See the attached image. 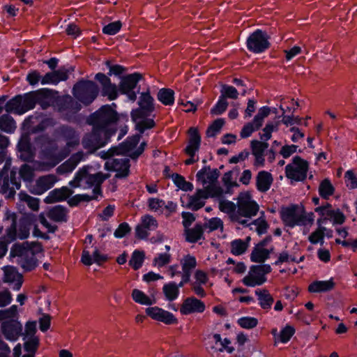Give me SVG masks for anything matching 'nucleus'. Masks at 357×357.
Listing matches in <instances>:
<instances>
[{"instance_id": "1", "label": "nucleus", "mask_w": 357, "mask_h": 357, "mask_svg": "<svg viewBox=\"0 0 357 357\" xmlns=\"http://www.w3.org/2000/svg\"><path fill=\"white\" fill-rule=\"evenodd\" d=\"M6 234L0 238V258L6 255L8 245L17 239H26L30 234V222L25 218L17 219L15 212L6 210L3 217Z\"/></svg>"}, {"instance_id": "2", "label": "nucleus", "mask_w": 357, "mask_h": 357, "mask_svg": "<svg viewBox=\"0 0 357 357\" xmlns=\"http://www.w3.org/2000/svg\"><path fill=\"white\" fill-rule=\"evenodd\" d=\"M115 108V103L102 105L89 116L88 123L92 126L94 129L105 133L107 137L114 135L119 119Z\"/></svg>"}, {"instance_id": "3", "label": "nucleus", "mask_w": 357, "mask_h": 357, "mask_svg": "<svg viewBox=\"0 0 357 357\" xmlns=\"http://www.w3.org/2000/svg\"><path fill=\"white\" fill-rule=\"evenodd\" d=\"M280 218L283 224L288 227H303V234H307L314 224L313 213H306L296 204L282 207L280 211Z\"/></svg>"}, {"instance_id": "4", "label": "nucleus", "mask_w": 357, "mask_h": 357, "mask_svg": "<svg viewBox=\"0 0 357 357\" xmlns=\"http://www.w3.org/2000/svg\"><path fill=\"white\" fill-rule=\"evenodd\" d=\"M43 252V247L40 243L26 242L21 245H15L11 250V254L17 257V262L21 267L30 271L38 266V256Z\"/></svg>"}, {"instance_id": "5", "label": "nucleus", "mask_w": 357, "mask_h": 357, "mask_svg": "<svg viewBox=\"0 0 357 357\" xmlns=\"http://www.w3.org/2000/svg\"><path fill=\"white\" fill-rule=\"evenodd\" d=\"M259 204L252 199L249 192L239 194L237 199V211L234 215V222L247 225L250 220L259 212Z\"/></svg>"}, {"instance_id": "6", "label": "nucleus", "mask_w": 357, "mask_h": 357, "mask_svg": "<svg viewBox=\"0 0 357 357\" xmlns=\"http://www.w3.org/2000/svg\"><path fill=\"white\" fill-rule=\"evenodd\" d=\"M11 160L8 159L0 171V192L7 199L13 197L15 190L20 188L16 179V171L10 170Z\"/></svg>"}, {"instance_id": "7", "label": "nucleus", "mask_w": 357, "mask_h": 357, "mask_svg": "<svg viewBox=\"0 0 357 357\" xmlns=\"http://www.w3.org/2000/svg\"><path fill=\"white\" fill-rule=\"evenodd\" d=\"M107 176L102 172L89 174L86 168L80 169L75 175L74 178L69 182L71 188H92L97 189L100 186Z\"/></svg>"}, {"instance_id": "8", "label": "nucleus", "mask_w": 357, "mask_h": 357, "mask_svg": "<svg viewBox=\"0 0 357 357\" xmlns=\"http://www.w3.org/2000/svg\"><path fill=\"white\" fill-rule=\"evenodd\" d=\"M98 94L97 85L90 80H81L77 82L73 89L74 97L84 105L92 103Z\"/></svg>"}, {"instance_id": "9", "label": "nucleus", "mask_w": 357, "mask_h": 357, "mask_svg": "<svg viewBox=\"0 0 357 357\" xmlns=\"http://www.w3.org/2000/svg\"><path fill=\"white\" fill-rule=\"evenodd\" d=\"M196 176L210 197L220 198L223 196V190L217 185L218 175L215 170L211 172L209 169L203 168L197 173Z\"/></svg>"}, {"instance_id": "10", "label": "nucleus", "mask_w": 357, "mask_h": 357, "mask_svg": "<svg viewBox=\"0 0 357 357\" xmlns=\"http://www.w3.org/2000/svg\"><path fill=\"white\" fill-rule=\"evenodd\" d=\"M271 270L269 264L252 265L241 282L248 287L261 286L266 282V275L271 273Z\"/></svg>"}, {"instance_id": "11", "label": "nucleus", "mask_w": 357, "mask_h": 357, "mask_svg": "<svg viewBox=\"0 0 357 357\" xmlns=\"http://www.w3.org/2000/svg\"><path fill=\"white\" fill-rule=\"evenodd\" d=\"M308 162L299 156H295L291 162L285 167L286 177L291 181H303L307 178Z\"/></svg>"}, {"instance_id": "12", "label": "nucleus", "mask_w": 357, "mask_h": 357, "mask_svg": "<svg viewBox=\"0 0 357 357\" xmlns=\"http://www.w3.org/2000/svg\"><path fill=\"white\" fill-rule=\"evenodd\" d=\"M315 212L319 215L317 220L318 226L326 225L328 221L335 225H342L346 220L344 214L339 209H333L331 204L321 206L315 208Z\"/></svg>"}, {"instance_id": "13", "label": "nucleus", "mask_w": 357, "mask_h": 357, "mask_svg": "<svg viewBox=\"0 0 357 357\" xmlns=\"http://www.w3.org/2000/svg\"><path fill=\"white\" fill-rule=\"evenodd\" d=\"M110 138V136L107 137L105 133L93 128L91 132L85 134L82 144L84 149L92 153L107 144Z\"/></svg>"}, {"instance_id": "14", "label": "nucleus", "mask_w": 357, "mask_h": 357, "mask_svg": "<svg viewBox=\"0 0 357 357\" xmlns=\"http://www.w3.org/2000/svg\"><path fill=\"white\" fill-rule=\"evenodd\" d=\"M269 36L266 31L257 29L247 38V49L254 54H261L270 47Z\"/></svg>"}, {"instance_id": "15", "label": "nucleus", "mask_w": 357, "mask_h": 357, "mask_svg": "<svg viewBox=\"0 0 357 357\" xmlns=\"http://www.w3.org/2000/svg\"><path fill=\"white\" fill-rule=\"evenodd\" d=\"M140 140L139 135H133L128 137L125 142L116 147L119 155H125L129 156L133 160H136L144 152L146 143L142 142L137 146Z\"/></svg>"}, {"instance_id": "16", "label": "nucleus", "mask_w": 357, "mask_h": 357, "mask_svg": "<svg viewBox=\"0 0 357 357\" xmlns=\"http://www.w3.org/2000/svg\"><path fill=\"white\" fill-rule=\"evenodd\" d=\"M188 135L189 139L184 150L185 153L189 156V158L185 161L186 165L194 164L199 160L197 153L201 145V136L197 128L191 127L188 130Z\"/></svg>"}, {"instance_id": "17", "label": "nucleus", "mask_w": 357, "mask_h": 357, "mask_svg": "<svg viewBox=\"0 0 357 357\" xmlns=\"http://www.w3.org/2000/svg\"><path fill=\"white\" fill-rule=\"evenodd\" d=\"M158 227V222L153 216L149 214L144 215L135 227V236L139 239L146 240L151 232L155 230Z\"/></svg>"}, {"instance_id": "18", "label": "nucleus", "mask_w": 357, "mask_h": 357, "mask_svg": "<svg viewBox=\"0 0 357 357\" xmlns=\"http://www.w3.org/2000/svg\"><path fill=\"white\" fill-rule=\"evenodd\" d=\"M138 104L139 108L132 110L131 112L133 121L149 116L154 109L153 98L149 91L141 93Z\"/></svg>"}, {"instance_id": "19", "label": "nucleus", "mask_w": 357, "mask_h": 357, "mask_svg": "<svg viewBox=\"0 0 357 357\" xmlns=\"http://www.w3.org/2000/svg\"><path fill=\"white\" fill-rule=\"evenodd\" d=\"M82 109L78 100H75L69 95L63 96L59 100V111L67 120H70Z\"/></svg>"}, {"instance_id": "20", "label": "nucleus", "mask_w": 357, "mask_h": 357, "mask_svg": "<svg viewBox=\"0 0 357 357\" xmlns=\"http://www.w3.org/2000/svg\"><path fill=\"white\" fill-rule=\"evenodd\" d=\"M105 168L109 171L116 172L115 177L126 178L130 173V160L128 158H112L105 162Z\"/></svg>"}, {"instance_id": "21", "label": "nucleus", "mask_w": 357, "mask_h": 357, "mask_svg": "<svg viewBox=\"0 0 357 357\" xmlns=\"http://www.w3.org/2000/svg\"><path fill=\"white\" fill-rule=\"evenodd\" d=\"M205 310L206 305L204 301L195 296H189L183 300L179 311L182 315H189L203 313Z\"/></svg>"}, {"instance_id": "22", "label": "nucleus", "mask_w": 357, "mask_h": 357, "mask_svg": "<svg viewBox=\"0 0 357 357\" xmlns=\"http://www.w3.org/2000/svg\"><path fill=\"white\" fill-rule=\"evenodd\" d=\"M1 331L5 338L10 342L18 340L22 332V325L17 319L3 321Z\"/></svg>"}, {"instance_id": "23", "label": "nucleus", "mask_w": 357, "mask_h": 357, "mask_svg": "<svg viewBox=\"0 0 357 357\" xmlns=\"http://www.w3.org/2000/svg\"><path fill=\"white\" fill-rule=\"evenodd\" d=\"M146 313L152 319L167 325L174 324L178 321L176 317L172 312L157 306L147 307Z\"/></svg>"}, {"instance_id": "24", "label": "nucleus", "mask_w": 357, "mask_h": 357, "mask_svg": "<svg viewBox=\"0 0 357 357\" xmlns=\"http://www.w3.org/2000/svg\"><path fill=\"white\" fill-rule=\"evenodd\" d=\"M93 249L91 254L89 248L86 246L82 251L81 261L85 266H91L93 264L100 265L107 260V256L101 252L97 246H91Z\"/></svg>"}, {"instance_id": "25", "label": "nucleus", "mask_w": 357, "mask_h": 357, "mask_svg": "<svg viewBox=\"0 0 357 357\" xmlns=\"http://www.w3.org/2000/svg\"><path fill=\"white\" fill-rule=\"evenodd\" d=\"M209 281L208 275L206 272L197 269L193 275V281L191 283V288L193 292L200 298H204L206 296L204 286L206 285Z\"/></svg>"}, {"instance_id": "26", "label": "nucleus", "mask_w": 357, "mask_h": 357, "mask_svg": "<svg viewBox=\"0 0 357 357\" xmlns=\"http://www.w3.org/2000/svg\"><path fill=\"white\" fill-rule=\"evenodd\" d=\"M95 78L100 82L102 86L101 93L103 96L107 97L109 100H114L118 97V89L116 84L111 82L108 76L99 73L96 75Z\"/></svg>"}, {"instance_id": "27", "label": "nucleus", "mask_w": 357, "mask_h": 357, "mask_svg": "<svg viewBox=\"0 0 357 357\" xmlns=\"http://www.w3.org/2000/svg\"><path fill=\"white\" fill-rule=\"evenodd\" d=\"M182 269L181 284L184 285L190 280L192 271L197 265L196 257L190 254L184 255L180 260Z\"/></svg>"}, {"instance_id": "28", "label": "nucleus", "mask_w": 357, "mask_h": 357, "mask_svg": "<svg viewBox=\"0 0 357 357\" xmlns=\"http://www.w3.org/2000/svg\"><path fill=\"white\" fill-rule=\"evenodd\" d=\"M56 181V177L53 174L40 176L31 187L30 191L34 195H42L52 188Z\"/></svg>"}, {"instance_id": "29", "label": "nucleus", "mask_w": 357, "mask_h": 357, "mask_svg": "<svg viewBox=\"0 0 357 357\" xmlns=\"http://www.w3.org/2000/svg\"><path fill=\"white\" fill-rule=\"evenodd\" d=\"M73 68H61L57 70L46 73L41 79L42 84L56 85L60 82L66 81L68 79L70 73L73 71Z\"/></svg>"}, {"instance_id": "30", "label": "nucleus", "mask_w": 357, "mask_h": 357, "mask_svg": "<svg viewBox=\"0 0 357 357\" xmlns=\"http://www.w3.org/2000/svg\"><path fill=\"white\" fill-rule=\"evenodd\" d=\"M3 273V282L12 284L13 290L19 291L23 283L22 274L13 266L5 267Z\"/></svg>"}, {"instance_id": "31", "label": "nucleus", "mask_w": 357, "mask_h": 357, "mask_svg": "<svg viewBox=\"0 0 357 357\" xmlns=\"http://www.w3.org/2000/svg\"><path fill=\"white\" fill-rule=\"evenodd\" d=\"M266 244L267 241L264 240L254 247L250 255V260L252 262L263 263L269 258L273 248H266Z\"/></svg>"}, {"instance_id": "32", "label": "nucleus", "mask_w": 357, "mask_h": 357, "mask_svg": "<svg viewBox=\"0 0 357 357\" xmlns=\"http://www.w3.org/2000/svg\"><path fill=\"white\" fill-rule=\"evenodd\" d=\"M17 146L22 160L29 161L33 158L34 149L31 143L29 133H24L22 135Z\"/></svg>"}, {"instance_id": "33", "label": "nucleus", "mask_w": 357, "mask_h": 357, "mask_svg": "<svg viewBox=\"0 0 357 357\" xmlns=\"http://www.w3.org/2000/svg\"><path fill=\"white\" fill-rule=\"evenodd\" d=\"M273 183V175L265 170L259 171L255 177V187L261 193L268 192Z\"/></svg>"}, {"instance_id": "34", "label": "nucleus", "mask_w": 357, "mask_h": 357, "mask_svg": "<svg viewBox=\"0 0 357 357\" xmlns=\"http://www.w3.org/2000/svg\"><path fill=\"white\" fill-rule=\"evenodd\" d=\"M208 194L204 190H197L193 195H186L183 198H181L182 202L183 199H187L186 206L188 208L197 211L204 205V199L208 197Z\"/></svg>"}, {"instance_id": "35", "label": "nucleus", "mask_w": 357, "mask_h": 357, "mask_svg": "<svg viewBox=\"0 0 357 357\" xmlns=\"http://www.w3.org/2000/svg\"><path fill=\"white\" fill-rule=\"evenodd\" d=\"M59 131L66 142L68 153L66 154V157L69 153L71 149H73L79 144V134L75 129L68 126H61Z\"/></svg>"}, {"instance_id": "36", "label": "nucleus", "mask_w": 357, "mask_h": 357, "mask_svg": "<svg viewBox=\"0 0 357 357\" xmlns=\"http://www.w3.org/2000/svg\"><path fill=\"white\" fill-rule=\"evenodd\" d=\"M84 160V154L82 151L74 153L68 160L57 168V172L60 174L71 173L76 168L77 165Z\"/></svg>"}, {"instance_id": "37", "label": "nucleus", "mask_w": 357, "mask_h": 357, "mask_svg": "<svg viewBox=\"0 0 357 357\" xmlns=\"http://www.w3.org/2000/svg\"><path fill=\"white\" fill-rule=\"evenodd\" d=\"M73 193V191L66 186L56 188L49 192L48 195L44 199V202L46 204L62 202L69 198Z\"/></svg>"}, {"instance_id": "38", "label": "nucleus", "mask_w": 357, "mask_h": 357, "mask_svg": "<svg viewBox=\"0 0 357 357\" xmlns=\"http://www.w3.org/2000/svg\"><path fill=\"white\" fill-rule=\"evenodd\" d=\"M211 345L210 349L213 352H223L226 351L231 354L234 351L233 347L230 346L231 341L228 338L222 339L220 334L215 333L212 335Z\"/></svg>"}, {"instance_id": "39", "label": "nucleus", "mask_w": 357, "mask_h": 357, "mask_svg": "<svg viewBox=\"0 0 357 357\" xmlns=\"http://www.w3.org/2000/svg\"><path fill=\"white\" fill-rule=\"evenodd\" d=\"M251 238L247 236L244 239L236 238L230 242V252L235 256L245 254L250 245Z\"/></svg>"}, {"instance_id": "40", "label": "nucleus", "mask_w": 357, "mask_h": 357, "mask_svg": "<svg viewBox=\"0 0 357 357\" xmlns=\"http://www.w3.org/2000/svg\"><path fill=\"white\" fill-rule=\"evenodd\" d=\"M183 286L181 284V281L178 284L175 282H169L165 284L162 287V292L165 300L170 302L176 300L180 294L179 289Z\"/></svg>"}, {"instance_id": "41", "label": "nucleus", "mask_w": 357, "mask_h": 357, "mask_svg": "<svg viewBox=\"0 0 357 357\" xmlns=\"http://www.w3.org/2000/svg\"><path fill=\"white\" fill-rule=\"evenodd\" d=\"M142 78V76L139 73H135L124 77L120 84V91L128 92L134 90Z\"/></svg>"}, {"instance_id": "42", "label": "nucleus", "mask_w": 357, "mask_h": 357, "mask_svg": "<svg viewBox=\"0 0 357 357\" xmlns=\"http://www.w3.org/2000/svg\"><path fill=\"white\" fill-rule=\"evenodd\" d=\"M257 297L259 306L265 310H269L274 302V299L268 290L266 289H257L255 291Z\"/></svg>"}, {"instance_id": "43", "label": "nucleus", "mask_w": 357, "mask_h": 357, "mask_svg": "<svg viewBox=\"0 0 357 357\" xmlns=\"http://www.w3.org/2000/svg\"><path fill=\"white\" fill-rule=\"evenodd\" d=\"M335 287L333 278L328 280H317L308 286V291L311 293L326 292L332 290Z\"/></svg>"}, {"instance_id": "44", "label": "nucleus", "mask_w": 357, "mask_h": 357, "mask_svg": "<svg viewBox=\"0 0 357 357\" xmlns=\"http://www.w3.org/2000/svg\"><path fill=\"white\" fill-rule=\"evenodd\" d=\"M45 165L40 162H35L33 167L30 165L25 164L23 165L20 169V177L24 181H31L34 176V170H45Z\"/></svg>"}, {"instance_id": "45", "label": "nucleus", "mask_w": 357, "mask_h": 357, "mask_svg": "<svg viewBox=\"0 0 357 357\" xmlns=\"http://www.w3.org/2000/svg\"><path fill=\"white\" fill-rule=\"evenodd\" d=\"M243 227H249L250 229L255 230L259 235L266 234L267 232L268 225L264 218H259L252 222H248L247 225Z\"/></svg>"}, {"instance_id": "46", "label": "nucleus", "mask_w": 357, "mask_h": 357, "mask_svg": "<svg viewBox=\"0 0 357 357\" xmlns=\"http://www.w3.org/2000/svg\"><path fill=\"white\" fill-rule=\"evenodd\" d=\"M5 109L8 113H14L19 115L23 114L24 112L22 106L21 96L14 97L8 101L5 105Z\"/></svg>"}, {"instance_id": "47", "label": "nucleus", "mask_w": 357, "mask_h": 357, "mask_svg": "<svg viewBox=\"0 0 357 357\" xmlns=\"http://www.w3.org/2000/svg\"><path fill=\"white\" fill-rule=\"evenodd\" d=\"M204 229L201 225H196L192 229L185 230L186 241L190 243H196L203 236Z\"/></svg>"}, {"instance_id": "48", "label": "nucleus", "mask_w": 357, "mask_h": 357, "mask_svg": "<svg viewBox=\"0 0 357 357\" xmlns=\"http://www.w3.org/2000/svg\"><path fill=\"white\" fill-rule=\"evenodd\" d=\"M132 298L133 301L140 305H151L155 303V299L145 294L142 291L135 289L132 291Z\"/></svg>"}, {"instance_id": "49", "label": "nucleus", "mask_w": 357, "mask_h": 357, "mask_svg": "<svg viewBox=\"0 0 357 357\" xmlns=\"http://www.w3.org/2000/svg\"><path fill=\"white\" fill-rule=\"evenodd\" d=\"M158 100L165 105L170 106L174 103V92L170 89H161L158 93Z\"/></svg>"}, {"instance_id": "50", "label": "nucleus", "mask_w": 357, "mask_h": 357, "mask_svg": "<svg viewBox=\"0 0 357 357\" xmlns=\"http://www.w3.org/2000/svg\"><path fill=\"white\" fill-rule=\"evenodd\" d=\"M171 177L174 185L178 189L185 192L192 191L193 190L192 183L187 181L182 175L175 173L173 174Z\"/></svg>"}, {"instance_id": "51", "label": "nucleus", "mask_w": 357, "mask_h": 357, "mask_svg": "<svg viewBox=\"0 0 357 357\" xmlns=\"http://www.w3.org/2000/svg\"><path fill=\"white\" fill-rule=\"evenodd\" d=\"M39 98L35 93H27L24 96H21L22 106L24 114L30 109L34 108L37 102H38Z\"/></svg>"}, {"instance_id": "52", "label": "nucleus", "mask_w": 357, "mask_h": 357, "mask_svg": "<svg viewBox=\"0 0 357 357\" xmlns=\"http://www.w3.org/2000/svg\"><path fill=\"white\" fill-rule=\"evenodd\" d=\"M14 119L8 114H3L0 117V129L8 133H13L16 129Z\"/></svg>"}, {"instance_id": "53", "label": "nucleus", "mask_w": 357, "mask_h": 357, "mask_svg": "<svg viewBox=\"0 0 357 357\" xmlns=\"http://www.w3.org/2000/svg\"><path fill=\"white\" fill-rule=\"evenodd\" d=\"M48 217L55 222H63L66 220V208L61 206H56L48 212Z\"/></svg>"}, {"instance_id": "54", "label": "nucleus", "mask_w": 357, "mask_h": 357, "mask_svg": "<svg viewBox=\"0 0 357 357\" xmlns=\"http://www.w3.org/2000/svg\"><path fill=\"white\" fill-rule=\"evenodd\" d=\"M219 209L229 215L231 221L234 222V215L236 213L237 204L236 205L234 202L222 199L219 202Z\"/></svg>"}, {"instance_id": "55", "label": "nucleus", "mask_w": 357, "mask_h": 357, "mask_svg": "<svg viewBox=\"0 0 357 357\" xmlns=\"http://www.w3.org/2000/svg\"><path fill=\"white\" fill-rule=\"evenodd\" d=\"M145 259V253L144 251L135 250L132 253L129 261L130 266L134 270H138L142 266Z\"/></svg>"}, {"instance_id": "56", "label": "nucleus", "mask_w": 357, "mask_h": 357, "mask_svg": "<svg viewBox=\"0 0 357 357\" xmlns=\"http://www.w3.org/2000/svg\"><path fill=\"white\" fill-rule=\"evenodd\" d=\"M319 193L325 199H328L334 193V188L328 179H324L321 182Z\"/></svg>"}, {"instance_id": "57", "label": "nucleus", "mask_w": 357, "mask_h": 357, "mask_svg": "<svg viewBox=\"0 0 357 357\" xmlns=\"http://www.w3.org/2000/svg\"><path fill=\"white\" fill-rule=\"evenodd\" d=\"M225 120L223 119H218L215 120L207 128L206 136L208 137H213L220 133L222 128L225 125Z\"/></svg>"}, {"instance_id": "58", "label": "nucleus", "mask_w": 357, "mask_h": 357, "mask_svg": "<svg viewBox=\"0 0 357 357\" xmlns=\"http://www.w3.org/2000/svg\"><path fill=\"white\" fill-rule=\"evenodd\" d=\"M20 199L27 204L28 206L33 211H37L39 209V199L33 197L26 192H20L19 193Z\"/></svg>"}, {"instance_id": "59", "label": "nucleus", "mask_w": 357, "mask_h": 357, "mask_svg": "<svg viewBox=\"0 0 357 357\" xmlns=\"http://www.w3.org/2000/svg\"><path fill=\"white\" fill-rule=\"evenodd\" d=\"M325 230V227L319 226V227L308 236V241L313 245L317 243L323 245L324 242Z\"/></svg>"}, {"instance_id": "60", "label": "nucleus", "mask_w": 357, "mask_h": 357, "mask_svg": "<svg viewBox=\"0 0 357 357\" xmlns=\"http://www.w3.org/2000/svg\"><path fill=\"white\" fill-rule=\"evenodd\" d=\"M278 130V123L268 122L263 129V133L260 135V139L264 142H267L272 137V133Z\"/></svg>"}, {"instance_id": "61", "label": "nucleus", "mask_w": 357, "mask_h": 357, "mask_svg": "<svg viewBox=\"0 0 357 357\" xmlns=\"http://www.w3.org/2000/svg\"><path fill=\"white\" fill-rule=\"evenodd\" d=\"M295 333V329L293 326L287 325L280 332V334L276 339L277 341L285 344L288 342L291 337Z\"/></svg>"}, {"instance_id": "62", "label": "nucleus", "mask_w": 357, "mask_h": 357, "mask_svg": "<svg viewBox=\"0 0 357 357\" xmlns=\"http://www.w3.org/2000/svg\"><path fill=\"white\" fill-rule=\"evenodd\" d=\"M147 203L151 211L159 214L163 213L165 207L164 200L158 198H149Z\"/></svg>"}, {"instance_id": "63", "label": "nucleus", "mask_w": 357, "mask_h": 357, "mask_svg": "<svg viewBox=\"0 0 357 357\" xmlns=\"http://www.w3.org/2000/svg\"><path fill=\"white\" fill-rule=\"evenodd\" d=\"M171 259L172 256L169 253H159L154 257L153 260V266L160 268L170 263Z\"/></svg>"}, {"instance_id": "64", "label": "nucleus", "mask_w": 357, "mask_h": 357, "mask_svg": "<svg viewBox=\"0 0 357 357\" xmlns=\"http://www.w3.org/2000/svg\"><path fill=\"white\" fill-rule=\"evenodd\" d=\"M220 93V96L225 100H227V98L237 99L238 96V92L236 89L233 86L227 84L222 85Z\"/></svg>"}]
</instances>
